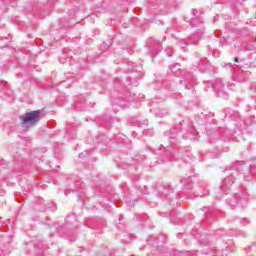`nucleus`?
<instances>
[{
  "instance_id": "obj_1",
  "label": "nucleus",
  "mask_w": 256,
  "mask_h": 256,
  "mask_svg": "<svg viewBox=\"0 0 256 256\" xmlns=\"http://www.w3.org/2000/svg\"><path fill=\"white\" fill-rule=\"evenodd\" d=\"M39 115H41V111L39 110L25 113L24 115L20 116L21 124L24 127H33L39 123Z\"/></svg>"
},
{
  "instance_id": "obj_2",
  "label": "nucleus",
  "mask_w": 256,
  "mask_h": 256,
  "mask_svg": "<svg viewBox=\"0 0 256 256\" xmlns=\"http://www.w3.org/2000/svg\"><path fill=\"white\" fill-rule=\"evenodd\" d=\"M235 63L239 62V59L238 58H235L234 59Z\"/></svg>"
}]
</instances>
